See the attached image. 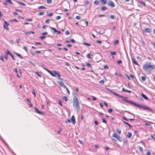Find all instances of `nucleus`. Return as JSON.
<instances>
[{
    "label": "nucleus",
    "instance_id": "nucleus-39",
    "mask_svg": "<svg viewBox=\"0 0 155 155\" xmlns=\"http://www.w3.org/2000/svg\"><path fill=\"white\" fill-rule=\"evenodd\" d=\"M47 3L48 4H50L52 3V0H47Z\"/></svg>",
    "mask_w": 155,
    "mask_h": 155
},
{
    "label": "nucleus",
    "instance_id": "nucleus-63",
    "mask_svg": "<svg viewBox=\"0 0 155 155\" xmlns=\"http://www.w3.org/2000/svg\"><path fill=\"white\" fill-rule=\"evenodd\" d=\"M92 100L94 101H96L97 100L96 98L94 96H93Z\"/></svg>",
    "mask_w": 155,
    "mask_h": 155
},
{
    "label": "nucleus",
    "instance_id": "nucleus-48",
    "mask_svg": "<svg viewBox=\"0 0 155 155\" xmlns=\"http://www.w3.org/2000/svg\"><path fill=\"white\" fill-rule=\"evenodd\" d=\"M53 15V13L52 12L50 13L48 15V16L49 17H51Z\"/></svg>",
    "mask_w": 155,
    "mask_h": 155
},
{
    "label": "nucleus",
    "instance_id": "nucleus-4",
    "mask_svg": "<svg viewBox=\"0 0 155 155\" xmlns=\"http://www.w3.org/2000/svg\"><path fill=\"white\" fill-rule=\"evenodd\" d=\"M109 91L111 92V93H112L113 94H114V95H115V96H117V97H121V98H122V100L125 101H126L127 103H131V104H132L134 105H135V103H134V102H133L132 101H129L127 100V97H124L122 96H120L119 94H118L115 93V92H114L113 91H110V90H109Z\"/></svg>",
    "mask_w": 155,
    "mask_h": 155
},
{
    "label": "nucleus",
    "instance_id": "nucleus-28",
    "mask_svg": "<svg viewBox=\"0 0 155 155\" xmlns=\"http://www.w3.org/2000/svg\"><path fill=\"white\" fill-rule=\"evenodd\" d=\"M44 14L45 12L43 11H42L39 12L38 14V15H44Z\"/></svg>",
    "mask_w": 155,
    "mask_h": 155
},
{
    "label": "nucleus",
    "instance_id": "nucleus-55",
    "mask_svg": "<svg viewBox=\"0 0 155 155\" xmlns=\"http://www.w3.org/2000/svg\"><path fill=\"white\" fill-rule=\"evenodd\" d=\"M35 74L39 77H41V76L38 72H36Z\"/></svg>",
    "mask_w": 155,
    "mask_h": 155
},
{
    "label": "nucleus",
    "instance_id": "nucleus-26",
    "mask_svg": "<svg viewBox=\"0 0 155 155\" xmlns=\"http://www.w3.org/2000/svg\"><path fill=\"white\" fill-rule=\"evenodd\" d=\"M64 88H65L66 89L68 94H69V95L70 94V92L69 90H68V88L66 86H65V87Z\"/></svg>",
    "mask_w": 155,
    "mask_h": 155
},
{
    "label": "nucleus",
    "instance_id": "nucleus-14",
    "mask_svg": "<svg viewBox=\"0 0 155 155\" xmlns=\"http://www.w3.org/2000/svg\"><path fill=\"white\" fill-rule=\"evenodd\" d=\"M35 110L36 112L39 114H44V113L42 112H41L39 111L37 108H35Z\"/></svg>",
    "mask_w": 155,
    "mask_h": 155
},
{
    "label": "nucleus",
    "instance_id": "nucleus-25",
    "mask_svg": "<svg viewBox=\"0 0 155 155\" xmlns=\"http://www.w3.org/2000/svg\"><path fill=\"white\" fill-rule=\"evenodd\" d=\"M124 123L125 124H127V125H128L129 127L130 128L132 127V126H131L129 123L124 121Z\"/></svg>",
    "mask_w": 155,
    "mask_h": 155
},
{
    "label": "nucleus",
    "instance_id": "nucleus-1",
    "mask_svg": "<svg viewBox=\"0 0 155 155\" xmlns=\"http://www.w3.org/2000/svg\"><path fill=\"white\" fill-rule=\"evenodd\" d=\"M143 70L145 71L146 74H150L151 71L155 70V65H151L150 62H146L143 65Z\"/></svg>",
    "mask_w": 155,
    "mask_h": 155
},
{
    "label": "nucleus",
    "instance_id": "nucleus-42",
    "mask_svg": "<svg viewBox=\"0 0 155 155\" xmlns=\"http://www.w3.org/2000/svg\"><path fill=\"white\" fill-rule=\"evenodd\" d=\"M84 44L85 45H86L87 46H91V44H89V43H87L86 42H84Z\"/></svg>",
    "mask_w": 155,
    "mask_h": 155
},
{
    "label": "nucleus",
    "instance_id": "nucleus-50",
    "mask_svg": "<svg viewBox=\"0 0 155 155\" xmlns=\"http://www.w3.org/2000/svg\"><path fill=\"white\" fill-rule=\"evenodd\" d=\"M61 18V17L60 16H58L56 17V20H58L60 19Z\"/></svg>",
    "mask_w": 155,
    "mask_h": 155
},
{
    "label": "nucleus",
    "instance_id": "nucleus-22",
    "mask_svg": "<svg viewBox=\"0 0 155 155\" xmlns=\"http://www.w3.org/2000/svg\"><path fill=\"white\" fill-rule=\"evenodd\" d=\"M116 131L118 134H121V130L120 129H119V128H117L116 129Z\"/></svg>",
    "mask_w": 155,
    "mask_h": 155
},
{
    "label": "nucleus",
    "instance_id": "nucleus-6",
    "mask_svg": "<svg viewBox=\"0 0 155 155\" xmlns=\"http://www.w3.org/2000/svg\"><path fill=\"white\" fill-rule=\"evenodd\" d=\"M112 136L116 138L120 142L122 141V140L120 136L118 135L116 133H113Z\"/></svg>",
    "mask_w": 155,
    "mask_h": 155
},
{
    "label": "nucleus",
    "instance_id": "nucleus-38",
    "mask_svg": "<svg viewBox=\"0 0 155 155\" xmlns=\"http://www.w3.org/2000/svg\"><path fill=\"white\" fill-rule=\"evenodd\" d=\"M18 3L19 4H20L21 5H23V6H25L26 5L24 3H23L21 2H18Z\"/></svg>",
    "mask_w": 155,
    "mask_h": 155
},
{
    "label": "nucleus",
    "instance_id": "nucleus-27",
    "mask_svg": "<svg viewBox=\"0 0 155 155\" xmlns=\"http://www.w3.org/2000/svg\"><path fill=\"white\" fill-rule=\"evenodd\" d=\"M101 9L102 11H105L107 9V7L105 6L101 7Z\"/></svg>",
    "mask_w": 155,
    "mask_h": 155
},
{
    "label": "nucleus",
    "instance_id": "nucleus-12",
    "mask_svg": "<svg viewBox=\"0 0 155 155\" xmlns=\"http://www.w3.org/2000/svg\"><path fill=\"white\" fill-rule=\"evenodd\" d=\"M126 76L127 77V79L129 80H130V78H135L134 76L132 74L130 75V76H128L127 74Z\"/></svg>",
    "mask_w": 155,
    "mask_h": 155
},
{
    "label": "nucleus",
    "instance_id": "nucleus-58",
    "mask_svg": "<svg viewBox=\"0 0 155 155\" xmlns=\"http://www.w3.org/2000/svg\"><path fill=\"white\" fill-rule=\"evenodd\" d=\"M113 111V110L111 109H110L108 110V112L109 113H111Z\"/></svg>",
    "mask_w": 155,
    "mask_h": 155
},
{
    "label": "nucleus",
    "instance_id": "nucleus-57",
    "mask_svg": "<svg viewBox=\"0 0 155 155\" xmlns=\"http://www.w3.org/2000/svg\"><path fill=\"white\" fill-rule=\"evenodd\" d=\"M87 65L89 67H91V64L89 63H87Z\"/></svg>",
    "mask_w": 155,
    "mask_h": 155
},
{
    "label": "nucleus",
    "instance_id": "nucleus-23",
    "mask_svg": "<svg viewBox=\"0 0 155 155\" xmlns=\"http://www.w3.org/2000/svg\"><path fill=\"white\" fill-rule=\"evenodd\" d=\"M110 53L111 55H116L117 54L116 51L110 52Z\"/></svg>",
    "mask_w": 155,
    "mask_h": 155
},
{
    "label": "nucleus",
    "instance_id": "nucleus-5",
    "mask_svg": "<svg viewBox=\"0 0 155 155\" xmlns=\"http://www.w3.org/2000/svg\"><path fill=\"white\" fill-rule=\"evenodd\" d=\"M135 105L139 108H141L145 110H148L150 111L153 112V110L149 107L143 104H135Z\"/></svg>",
    "mask_w": 155,
    "mask_h": 155
},
{
    "label": "nucleus",
    "instance_id": "nucleus-62",
    "mask_svg": "<svg viewBox=\"0 0 155 155\" xmlns=\"http://www.w3.org/2000/svg\"><path fill=\"white\" fill-rule=\"evenodd\" d=\"M61 131H62V130L61 129H60L59 130H58L57 131V132L59 134H60V133L61 132Z\"/></svg>",
    "mask_w": 155,
    "mask_h": 155
},
{
    "label": "nucleus",
    "instance_id": "nucleus-7",
    "mask_svg": "<svg viewBox=\"0 0 155 155\" xmlns=\"http://www.w3.org/2000/svg\"><path fill=\"white\" fill-rule=\"evenodd\" d=\"M108 5L112 8H114L115 7V5L114 2L112 1H109L108 3Z\"/></svg>",
    "mask_w": 155,
    "mask_h": 155
},
{
    "label": "nucleus",
    "instance_id": "nucleus-56",
    "mask_svg": "<svg viewBox=\"0 0 155 155\" xmlns=\"http://www.w3.org/2000/svg\"><path fill=\"white\" fill-rule=\"evenodd\" d=\"M104 69H108L109 68L106 65H104Z\"/></svg>",
    "mask_w": 155,
    "mask_h": 155
},
{
    "label": "nucleus",
    "instance_id": "nucleus-47",
    "mask_svg": "<svg viewBox=\"0 0 155 155\" xmlns=\"http://www.w3.org/2000/svg\"><path fill=\"white\" fill-rule=\"evenodd\" d=\"M76 18L78 20H80L81 19V17L80 16L78 15L76 17Z\"/></svg>",
    "mask_w": 155,
    "mask_h": 155
},
{
    "label": "nucleus",
    "instance_id": "nucleus-29",
    "mask_svg": "<svg viewBox=\"0 0 155 155\" xmlns=\"http://www.w3.org/2000/svg\"><path fill=\"white\" fill-rule=\"evenodd\" d=\"M15 54L21 59L23 58L22 56L20 54L18 53H15Z\"/></svg>",
    "mask_w": 155,
    "mask_h": 155
},
{
    "label": "nucleus",
    "instance_id": "nucleus-8",
    "mask_svg": "<svg viewBox=\"0 0 155 155\" xmlns=\"http://www.w3.org/2000/svg\"><path fill=\"white\" fill-rule=\"evenodd\" d=\"M9 24L7 23L5 21H4V24L3 25V27L4 28L7 30H9V27H8Z\"/></svg>",
    "mask_w": 155,
    "mask_h": 155
},
{
    "label": "nucleus",
    "instance_id": "nucleus-59",
    "mask_svg": "<svg viewBox=\"0 0 155 155\" xmlns=\"http://www.w3.org/2000/svg\"><path fill=\"white\" fill-rule=\"evenodd\" d=\"M23 49L27 52L28 51V50L27 47L24 46L23 47Z\"/></svg>",
    "mask_w": 155,
    "mask_h": 155
},
{
    "label": "nucleus",
    "instance_id": "nucleus-10",
    "mask_svg": "<svg viewBox=\"0 0 155 155\" xmlns=\"http://www.w3.org/2000/svg\"><path fill=\"white\" fill-rule=\"evenodd\" d=\"M58 81L57 83L60 86L62 87L63 88H64L65 86H66L63 83V81Z\"/></svg>",
    "mask_w": 155,
    "mask_h": 155
},
{
    "label": "nucleus",
    "instance_id": "nucleus-21",
    "mask_svg": "<svg viewBox=\"0 0 155 155\" xmlns=\"http://www.w3.org/2000/svg\"><path fill=\"white\" fill-rule=\"evenodd\" d=\"M101 2L104 4H105L107 3V1L106 0H100Z\"/></svg>",
    "mask_w": 155,
    "mask_h": 155
},
{
    "label": "nucleus",
    "instance_id": "nucleus-19",
    "mask_svg": "<svg viewBox=\"0 0 155 155\" xmlns=\"http://www.w3.org/2000/svg\"><path fill=\"white\" fill-rule=\"evenodd\" d=\"M142 96L145 99L147 100L148 99L147 97L144 94H141Z\"/></svg>",
    "mask_w": 155,
    "mask_h": 155
},
{
    "label": "nucleus",
    "instance_id": "nucleus-11",
    "mask_svg": "<svg viewBox=\"0 0 155 155\" xmlns=\"http://www.w3.org/2000/svg\"><path fill=\"white\" fill-rule=\"evenodd\" d=\"M71 121L72 123L73 124H75V123H76L75 118V117L74 115H73L72 116L71 119Z\"/></svg>",
    "mask_w": 155,
    "mask_h": 155
},
{
    "label": "nucleus",
    "instance_id": "nucleus-35",
    "mask_svg": "<svg viewBox=\"0 0 155 155\" xmlns=\"http://www.w3.org/2000/svg\"><path fill=\"white\" fill-rule=\"evenodd\" d=\"M94 3L96 5H98L99 4V1L97 0H96L94 2Z\"/></svg>",
    "mask_w": 155,
    "mask_h": 155
},
{
    "label": "nucleus",
    "instance_id": "nucleus-43",
    "mask_svg": "<svg viewBox=\"0 0 155 155\" xmlns=\"http://www.w3.org/2000/svg\"><path fill=\"white\" fill-rule=\"evenodd\" d=\"M51 30H53L54 31V32H55L57 31L54 28L51 27L50 28Z\"/></svg>",
    "mask_w": 155,
    "mask_h": 155
},
{
    "label": "nucleus",
    "instance_id": "nucleus-2",
    "mask_svg": "<svg viewBox=\"0 0 155 155\" xmlns=\"http://www.w3.org/2000/svg\"><path fill=\"white\" fill-rule=\"evenodd\" d=\"M44 69L48 72L51 76L55 77L57 76L58 79L63 81V79L61 78V75L59 73H57L56 71H51L45 68H44Z\"/></svg>",
    "mask_w": 155,
    "mask_h": 155
},
{
    "label": "nucleus",
    "instance_id": "nucleus-34",
    "mask_svg": "<svg viewBox=\"0 0 155 155\" xmlns=\"http://www.w3.org/2000/svg\"><path fill=\"white\" fill-rule=\"evenodd\" d=\"M5 1L7 2L8 3H9L11 4H12V2L11 0H5Z\"/></svg>",
    "mask_w": 155,
    "mask_h": 155
},
{
    "label": "nucleus",
    "instance_id": "nucleus-13",
    "mask_svg": "<svg viewBox=\"0 0 155 155\" xmlns=\"http://www.w3.org/2000/svg\"><path fill=\"white\" fill-rule=\"evenodd\" d=\"M15 72L17 74V77L19 78H20V77H21V71L20 70V69H19L20 72V75H19V74H18V70H17V69H15Z\"/></svg>",
    "mask_w": 155,
    "mask_h": 155
},
{
    "label": "nucleus",
    "instance_id": "nucleus-37",
    "mask_svg": "<svg viewBox=\"0 0 155 155\" xmlns=\"http://www.w3.org/2000/svg\"><path fill=\"white\" fill-rule=\"evenodd\" d=\"M8 54L10 55L11 54L9 51L8 50L5 52V54L8 55Z\"/></svg>",
    "mask_w": 155,
    "mask_h": 155
},
{
    "label": "nucleus",
    "instance_id": "nucleus-17",
    "mask_svg": "<svg viewBox=\"0 0 155 155\" xmlns=\"http://www.w3.org/2000/svg\"><path fill=\"white\" fill-rule=\"evenodd\" d=\"M132 61L134 64L138 65V63L134 59H132Z\"/></svg>",
    "mask_w": 155,
    "mask_h": 155
},
{
    "label": "nucleus",
    "instance_id": "nucleus-36",
    "mask_svg": "<svg viewBox=\"0 0 155 155\" xmlns=\"http://www.w3.org/2000/svg\"><path fill=\"white\" fill-rule=\"evenodd\" d=\"M58 104L61 107L63 106L62 102L60 100L58 101Z\"/></svg>",
    "mask_w": 155,
    "mask_h": 155
},
{
    "label": "nucleus",
    "instance_id": "nucleus-9",
    "mask_svg": "<svg viewBox=\"0 0 155 155\" xmlns=\"http://www.w3.org/2000/svg\"><path fill=\"white\" fill-rule=\"evenodd\" d=\"M144 31L146 33H150L152 31V29L149 28H145L144 29Z\"/></svg>",
    "mask_w": 155,
    "mask_h": 155
},
{
    "label": "nucleus",
    "instance_id": "nucleus-44",
    "mask_svg": "<svg viewBox=\"0 0 155 155\" xmlns=\"http://www.w3.org/2000/svg\"><path fill=\"white\" fill-rule=\"evenodd\" d=\"M110 18L112 19H114L115 18V15H111L110 16Z\"/></svg>",
    "mask_w": 155,
    "mask_h": 155
},
{
    "label": "nucleus",
    "instance_id": "nucleus-24",
    "mask_svg": "<svg viewBox=\"0 0 155 155\" xmlns=\"http://www.w3.org/2000/svg\"><path fill=\"white\" fill-rule=\"evenodd\" d=\"M141 79L143 81H145L146 80V76H142L141 77Z\"/></svg>",
    "mask_w": 155,
    "mask_h": 155
},
{
    "label": "nucleus",
    "instance_id": "nucleus-30",
    "mask_svg": "<svg viewBox=\"0 0 155 155\" xmlns=\"http://www.w3.org/2000/svg\"><path fill=\"white\" fill-rule=\"evenodd\" d=\"M104 81L103 80H102L99 81V83L101 84H104Z\"/></svg>",
    "mask_w": 155,
    "mask_h": 155
},
{
    "label": "nucleus",
    "instance_id": "nucleus-45",
    "mask_svg": "<svg viewBox=\"0 0 155 155\" xmlns=\"http://www.w3.org/2000/svg\"><path fill=\"white\" fill-rule=\"evenodd\" d=\"M0 59L1 60L4 61V57L2 55H1L0 57Z\"/></svg>",
    "mask_w": 155,
    "mask_h": 155
},
{
    "label": "nucleus",
    "instance_id": "nucleus-40",
    "mask_svg": "<svg viewBox=\"0 0 155 155\" xmlns=\"http://www.w3.org/2000/svg\"><path fill=\"white\" fill-rule=\"evenodd\" d=\"M139 150L140 152H142L143 151V149L142 147H139Z\"/></svg>",
    "mask_w": 155,
    "mask_h": 155
},
{
    "label": "nucleus",
    "instance_id": "nucleus-3",
    "mask_svg": "<svg viewBox=\"0 0 155 155\" xmlns=\"http://www.w3.org/2000/svg\"><path fill=\"white\" fill-rule=\"evenodd\" d=\"M73 106L74 107L77 109V110H80V105L79 102L78 98L76 97H74L73 101Z\"/></svg>",
    "mask_w": 155,
    "mask_h": 155
},
{
    "label": "nucleus",
    "instance_id": "nucleus-51",
    "mask_svg": "<svg viewBox=\"0 0 155 155\" xmlns=\"http://www.w3.org/2000/svg\"><path fill=\"white\" fill-rule=\"evenodd\" d=\"M117 63L118 64H119L122 63V61L121 60H118L117 61Z\"/></svg>",
    "mask_w": 155,
    "mask_h": 155
},
{
    "label": "nucleus",
    "instance_id": "nucleus-32",
    "mask_svg": "<svg viewBox=\"0 0 155 155\" xmlns=\"http://www.w3.org/2000/svg\"><path fill=\"white\" fill-rule=\"evenodd\" d=\"M139 2H140V3L141 5H144V6H145L146 5L145 3L144 2H143V1H140Z\"/></svg>",
    "mask_w": 155,
    "mask_h": 155
},
{
    "label": "nucleus",
    "instance_id": "nucleus-15",
    "mask_svg": "<svg viewBox=\"0 0 155 155\" xmlns=\"http://www.w3.org/2000/svg\"><path fill=\"white\" fill-rule=\"evenodd\" d=\"M122 89L123 91L124 92H126L129 93H131L132 92L131 91L126 90L125 89V88L124 87L122 88Z\"/></svg>",
    "mask_w": 155,
    "mask_h": 155
},
{
    "label": "nucleus",
    "instance_id": "nucleus-16",
    "mask_svg": "<svg viewBox=\"0 0 155 155\" xmlns=\"http://www.w3.org/2000/svg\"><path fill=\"white\" fill-rule=\"evenodd\" d=\"M89 4V2L88 0L84 2V5L85 6H87Z\"/></svg>",
    "mask_w": 155,
    "mask_h": 155
},
{
    "label": "nucleus",
    "instance_id": "nucleus-33",
    "mask_svg": "<svg viewBox=\"0 0 155 155\" xmlns=\"http://www.w3.org/2000/svg\"><path fill=\"white\" fill-rule=\"evenodd\" d=\"M46 8L44 6H41L38 7V8L40 9H46Z\"/></svg>",
    "mask_w": 155,
    "mask_h": 155
},
{
    "label": "nucleus",
    "instance_id": "nucleus-61",
    "mask_svg": "<svg viewBox=\"0 0 155 155\" xmlns=\"http://www.w3.org/2000/svg\"><path fill=\"white\" fill-rule=\"evenodd\" d=\"M102 121H103V122L105 123H106V121L105 119L102 118Z\"/></svg>",
    "mask_w": 155,
    "mask_h": 155
},
{
    "label": "nucleus",
    "instance_id": "nucleus-49",
    "mask_svg": "<svg viewBox=\"0 0 155 155\" xmlns=\"http://www.w3.org/2000/svg\"><path fill=\"white\" fill-rule=\"evenodd\" d=\"M65 34L67 35H69L70 34V32L68 31H66L65 32Z\"/></svg>",
    "mask_w": 155,
    "mask_h": 155
},
{
    "label": "nucleus",
    "instance_id": "nucleus-60",
    "mask_svg": "<svg viewBox=\"0 0 155 155\" xmlns=\"http://www.w3.org/2000/svg\"><path fill=\"white\" fill-rule=\"evenodd\" d=\"M35 44L36 45H41V43L40 42H36L35 43Z\"/></svg>",
    "mask_w": 155,
    "mask_h": 155
},
{
    "label": "nucleus",
    "instance_id": "nucleus-20",
    "mask_svg": "<svg viewBox=\"0 0 155 155\" xmlns=\"http://www.w3.org/2000/svg\"><path fill=\"white\" fill-rule=\"evenodd\" d=\"M63 99L65 101H67L68 100V98L66 96H64L63 97Z\"/></svg>",
    "mask_w": 155,
    "mask_h": 155
},
{
    "label": "nucleus",
    "instance_id": "nucleus-31",
    "mask_svg": "<svg viewBox=\"0 0 155 155\" xmlns=\"http://www.w3.org/2000/svg\"><path fill=\"white\" fill-rule=\"evenodd\" d=\"M119 43V41L118 40H117L114 41V45H116Z\"/></svg>",
    "mask_w": 155,
    "mask_h": 155
},
{
    "label": "nucleus",
    "instance_id": "nucleus-54",
    "mask_svg": "<svg viewBox=\"0 0 155 155\" xmlns=\"http://www.w3.org/2000/svg\"><path fill=\"white\" fill-rule=\"evenodd\" d=\"M50 20L49 19H47L46 21V23L47 24H49L50 23Z\"/></svg>",
    "mask_w": 155,
    "mask_h": 155
},
{
    "label": "nucleus",
    "instance_id": "nucleus-41",
    "mask_svg": "<svg viewBox=\"0 0 155 155\" xmlns=\"http://www.w3.org/2000/svg\"><path fill=\"white\" fill-rule=\"evenodd\" d=\"M46 37V36H41L40 37V38L41 39V40H43L44 39H45V38Z\"/></svg>",
    "mask_w": 155,
    "mask_h": 155
},
{
    "label": "nucleus",
    "instance_id": "nucleus-52",
    "mask_svg": "<svg viewBox=\"0 0 155 155\" xmlns=\"http://www.w3.org/2000/svg\"><path fill=\"white\" fill-rule=\"evenodd\" d=\"M11 21L18 22V21L16 19H14L11 20Z\"/></svg>",
    "mask_w": 155,
    "mask_h": 155
},
{
    "label": "nucleus",
    "instance_id": "nucleus-53",
    "mask_svg": "<svg viewBox=\"0 0 155 155\" xmlns=\"http://www.w3.org/2000/svg\"><path fill=\"white\" fill-rule=\"evenodd\" d=\"M87 57L89 59H91V58L90 56V55L89 54H88L87 55Z\"/></svg>",
    "mask_w": 155,
    "mask_h": 155
},
{
    "label": "nucleus",
    "instance_id": "nucleus-18",
    "mask_svg": "<svg viewBox=\"0 0 155 155\" xmlns=\"http://www.w3.org/2000/svg\"><path fill=\"white\" fill-rule=\"evenodd\" d=\"M132 136V134L130 132H128L127 133V137L130 138Z\"/></svg>",
    "mask_w": 155,
    "mask_h": 155
},
{
    "label": "nucleus",
    "instance_id": "nucleus-64",
    "mask_svg": "<svg viewBox=\"0 0 155 155\" xmlns=\"http://www.w3.org/2000/svg\"><path fill=\"white\" fill-rule=\"evenodd\" d=\"M147 155H151V153L150 151H148L147 153Z\"/></svg>",
    "mask_w": 155,
    "mask_h": 155
},
{
    "label": "nucleus",
    "instance_id": "nucleus-46",
    "mask_svg": "<svg viewBox=\"0 0 155 155\" xmlns=\"http://www.w3.org/2000/svg\"><path fill=\"white\" fill-rule=\"evenodd\" d=\"M34 33H35V32L34 31H30L29 32H28L26 33V34H34Z\"/></svg>",
    "mask_w": 155,
    "mask_h": 155
}]
</instances>
